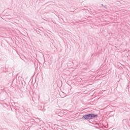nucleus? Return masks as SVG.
<instances>
[{"label": "nucleus", "mask_w": 130, "mask_h": 130, "mask_svg": "<svg viewBox=\"0 0 130 130\" xmlns=\"http://www.w3.org/2000/svg\"><path fill=\"white\" fill-rule=\"evenodd\" d=\"M97 117H98V114L94 113H88L83 115L81 119L89 121V120L95 119V118H97Z\"/></svg>", "instance_id": "obj_1"}, {"label": "nucleus", "mask_w": 130, "mask_h": 130, "mask_svg": "<svg viewBox=\"0 0 130 130\" xmlns=\"http://www.w3.org/2000/svg\"><path fill=\"white\" fill-rule=\"evenodd\" d=\"M39 110H41V111H43L44 108L40 109V108H39Z\"/></svg>", "instance_id": "obj_3"}, {"label": "nucleus", "mask_w": 130, "mask_h": 130, "mask_svg": "<svg viewBox=\"0 0 130 130\" xmlns=\"http://www.w3.org/2000/svg\"><path fill=\"white\" fill-rule=\"evenodd\" d=\"M101 6H102V7H103V8H104L105 9H107V5H104L103 4H101Z\"/></svg>", "instance_id": "obj_2"}]
</instances>
